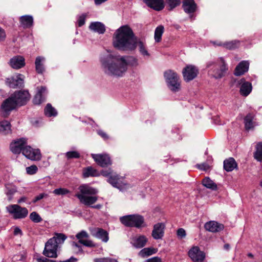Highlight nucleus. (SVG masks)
<instances>
[{"label": "nucleus", "instance_id": "1", "mask_svg": "<svg viewBox=\"0 0 262 262\" xmlns=\"http://www.w3.org/2000/svg\"><path fill=\"white\" fill-rule=\"evenodd\" d=\"M113 45L121 51H133L138 47L142 55L149 56L145 41L137 38L131 28L126 25L123 26L116 30L114 34Z\"/></svg>", "mask_w": 262, "mask_h": 262}, {"label": "nucleus", "instance_id": "2", "mask_svg": "<svg viewBox=\"0 0 262 262\" xmlns=\"http://www.w3.org/2000/svg\"><path fill=\"white\" fill-rule=\"evenodd\" d=\"M104 72L111 76H122L130 64L136 66L137 60L133 57H125L120 55L110 54L101 60Z\"/></svg>", "mask_w": 262, "mask_h": 262}, {"label": "nucleus", "instance_id": "3", "mask_svg": "<svg viewBox=\"0 0 262 262\" xmlns=\"http://www.w3.org/2000/svg\"><path fill=\"white\" fill-rule=\"evenodd\" d=\"M30 99V95L27 91L15 92L10 97L6 99L2 105V110L4 116L6 117L8 113L14 109L17 106H21L26 104Z\"/></svg>", "mask_w": 262, "mask_h": 262}, {"label": "nucleus", "instance_id": "4", "mask_svg": "<svg viewBox=\"0 0 262 262\" xmlns=\"http://www.w3.org/2000/svg\"><path fill=\"white\" fill-rule=\"evenodd\" d=\"M79 190V192L76 196L82 204L90 206L98 200V196L96 195L98 191L96 189L85 184L80 186Z\"/></svg>", "mask_w": 262, "mask_h": 262}, {"label": "nucleus", "instance_id": "5", "mask_svg": "<svg viewBox=\"0 0 262 262\" xmlns=\"http://www.w3.org/2000/svg\"><path fill=\"white\" fill-rule=\"evenodd\" d=\"M164 76L167 86L171 91L177 92L180 91L181 80L176 72L168 70L164 72Z\"/></svg>", "mask_w": 262, "mask_h": 262}, {"label": "nucleus", "instance_id": "6", "mask_svg": "<svg viewBox=\"0 0 262 262\" xmlns=\"http://www.w3.org/2000/svg\"><path fill=\"white\" fill-rule=\"evenodd\" d=\"M207 66L211 68L208 71L209 74L216 79L222 77L228 70L227 65L222 58L220 59L219 62H208Z\"/></svg>", "mask_w": 262, "mask_h": 262}, {"label": "nucleus", "instance_id": "7", "mask_svg": "<svg viewBox=\"0 0 262 262\" xmlns=\"http://www.w3.org/2000/svg\"><path fill=\"white\" fill-rule=\"evenodd\" d=\"M120 222L125 226L135 227L139 228L144 227L143 217L138 214L128 215L121 217Z\"/></svg>", "mask_w": 262, "mask_h": 262}, {"label": "nucleus", "instance_id": "8", "mask_svg": "<svg viewBox=\"0 0 262 262\" xmlns=\"http://www.w3.org/2000/svg\"><path fill=\"white\" fill-rule=\"evenodd\" d=\"M101 173L103 176L108 178V182L114 187L122 189L126 184L124 178L122 177L119 176L111 169L103 170Z\"/></svg>", "mask_w": 262, "mask_h": 262}, {"label": "nucleus", "instance_id": "9", "mask_svg": "<svg viewBox=\"0 0 262 262\" xmlns=\"http://www.w3.org/2000/svg\"><path fill=\"white\" fill-rule=\"evenodd\" d=\"M7 209L9 213L13 215L15 219L25 218L28 214V211L26 208L21 207L16 204L9 205L7 207Z\"/></svg>", "mask_w": 262, "mask_h": 262}, {"label": "nucleus", "instance_id": "10", "mask_svg": "<svg viewBox=\"0 0 262 262\" xmlns=\"http://www.w3.org/2000/svg\"><path fill=\"white\" fill-rule=\"evenodd\" d=\"M56 243L54 239H50L46 244L43 254L48 257L56 258L57 257Z\"/></svg>", "mask_w": 262, "mask_h": 262}, {"label": "nucleus", "instance_id": "11", "mask_svg": "<svg viewBox=\"0 0 262 262\" xmlns=\"http://www.w3.org/2000/svg\"><path fill=\"white\" fill-rule=\"evenodd\" d=\"M199 73L198 69L193 65H187L182 71L184 81L189 82L194 79Z\"/></svg>", "mask_w": 262, "mask_h": 262}, {"label": "nucleus", "instance_id": "12", "mask_svg": "<svg viewBox=\"0 0 262 262\" xmlns=\"http://www.w3.org/2000/svg\"><path fill=\"white\" fill-rule=\"evenodd\" d=\"M188 255L193 262H203L205 258L204 252L198 246L192 247L188 251Z\"/></svg>", "mask_w": 262, "mask_h": 262}, {"label": "nucleus", "instance_id": "13", "mask_svg": "<svg viewBox=\"0 0 262 262\" xmlns=\"http://www.w3.org/2000/svg\"><path fill=\"white\" fill-rule=\"evenodd\" d=\"M23 154L31 160L37 161L41 158V154L39 149L32 148L30 146L26 145L23 149Z\"/></svg>", "mask_w": 262, "mask_h": 262}, {"label": "nucleus", "instance_id": "14", "mask_svg": "<svg viewBox=\"0 0 262 262\" xmlns=\"http://www.w3.org/2000/svg\"><path fill=\"white\" fill-rule=\"evenodd\" d=\"M92 157L96 163L102 167H107L112 164L111 158L107 154H92Z\"/></svg>", "mask_w": 262, "mask_h": 262}, {"label": "nucleus", "instance_id": "15", "mask_svg": "<svg viewBox=\"0 0 262 262\" xmlns=\"http://www.w3.org/2000/svg\"><path fill=\"white\" fill-rule=\"evenodd\" d=\"M27 144V139L20 138L13 141L10 144V150L14 154L23 152V149Z\"/></svg>", "mask_w": 262, "mask_h": 262}, {"label": "nucleus", "instance_id": "16", "mask_svg": "<svg viewBox=\"0 0 262 262\" xmlns=\"http://www.w3.org/2000/svg\"><path fill=\"white\" fill-rule=\"evenodd\" d=\"M24 76L20 74L13 76L10 78H8L7 82L9 86L12 88H16L17 87H21L24 83Z\"/></svg>", "mask_w": 262, "mask_h": 262}, {"label": "nucleus", "instance_id": "17", "mask_svg": "<svg viewBox=\"0 0 262 262\" xmlns=\"http://www.w3.org/2000/svg\"><path fill=\"white\" fill-rule=\"evenodd\" d=\"M76 237L80 244L86 247H94L96 246L95 244L92 241L88 239L89 235L85 231H81L77 233Z\"/></svg>", "mask_w": 262, "mask_h": 262}, {"label": "nucleus", "instance_id": "18", "mask_svg": "<svg viewBox=\"0 0 262 262\" xmlns=\"http://www.w3.org/2000/svg\"><path fill=\"white\" fill-rule=\"evenodd\" d=\"M238 83L240 85L241 95L244 97L248 96L252 90V84L250 82L246 81L244 78L241 79Z\"/></svg>", "mask_w": 262, "mask_h": 262}, {"label": "nucleus", "instance_id": "19", "mask_svg": "<svg viewBox=\"0 0 262 262\" xmlns=\"http://www.w3.org/2000/svg\"><path fill=\"white\" fill-rule=\"evenodd\" d=\"M91 234L98 238L101 239L104 242L108 241V232L102 228H94L90 230Z\"/></svg>", "mask_w": 262, "mask_h": 262}, {"label": "nucleus", "instance_id": "20", "mask_svg": "<svg viewBox=\"0 0 262 262\" xmlns=\"http://www.w3.org/2000/svg\"><path fill=\"white\" fill-rule=\"evenodd\" d=\"M130 240V243L137 248H141L144 247L148 241L147 238L142 235H137L133 237Z\"/></svg>", "mask_w": 262, "mask_h": 262}, {"label": "nucleus", "instance_id": "21", "mask_svg": "<svg viewBox=\"0 0 262 262\" xmlns=\"http://www.w3.org/2000/svg\"><path fill=\"white\" fill-rule=\"evenodd\" d=\"M165 225L163 223H159L154 226L152 231V236L155 239H161L164 235Z\"/></svg>", "mask_w": 262, "mask_h": 262}, {"label": "nucleus", "instance_id": "22", "mask_svg": "<svg viewBox=\"0 0 262 262\" xmlns=\"http://www.w3.org/2000/svg\"><path fill=\"white\" fill-rule=\"evenodd\" d=\"M205 229L211 232H217L223 230L224 226L215 221H209L205 223Z\"/></svg>", "mask_w": 262, "mask_h": 262}, {"label": "nucleus", "instance_id": "23", "mask_svg": "<svg viewBox=\"0 0 262 262\" xmlns=\"http://www.w3.org/2000/svg\"><path fill=\"white\" fill-rule=\"evenodd\" d=\"M9 64L13 69H19L25 65V59L20 56H14L10 59Z\"/></svg>", "mask_w": 262, "mask_h": 262}, {"label": "nucleus", "instance_id": "24", "mask_svg": "<svg viewBox=\"0 0 262 262\" xmlns=\"http://www.w3.org/2000/svg\"><path fill=\"white\" fill-rule=\"evenodd\" d=\"M249 63L247 61H242L240 62L236 67L234 70V75L236 76H241L247 72L249 69Z\"/></svg>", "mask_w": 262, "mask_h": 262}, {"label": "nucleus", "instance_id": "25", "mask_svg": "<svg viewBox=\"0 0 262 262\" xmlns=\"http://www.w3.org/2000/svg\"><path fill=\"white\" fill-rule=\"evenodd\" d=\"M183 8L187 13H193L196 8V5L194 0H184L183 2Z\"/></svg>", "mask_w": 262, "mask_h": 262}, {"label": "nucleus", "instance_id": "26", "mask_svg": "<svg viewBox=\"0 0 262 262\" xmlns=\"http://www.w3.org/2000/svg\"><path fill=\"white\" fill-rule=\"evenodd\" d=\"M46 92V88L43 86L37 88V93L33 99V103L35 104H39L42 103L45 99L43 95Z\"/></svg>", "mask_w": 262, "mask_h": 262}, {"label": "nucleus", "instance_id": "27", "mask_svg": "<svg viewBox=\"0 0 262 262\" xmlns=\"http://www.w3.org/2000/svg\"><path fill=\"white\" fill-rule=\"evenodd\" d=\"M146 4L154 9L160 11L164 7L163 0H145Z\"/></svg>", "mask_w": 262, "mask_h": 262}, {"label": "nucleus", "instance_id": "28", "mask_svg": "<svg viewBox=\"0 0 262 262\" xmlns=\"http://www.w3.org/2000/svg\"><path fill=\"white\" fill-rule=\"evenodd\" d=\"M214 45H216L218 46H223L224 48L229 49L232 50L234 49L239 46V42L237 40H233L229 42H222L221 41H214L212 42Z\"/></svg>", "mask_w": 262, "mask_h": 262}, {"label": "nucleus", "instance_id": "29", "mask_svg": "<svg viewBox=\"0 0 262 262\" xmlns=\"http://www.w3.org/2000/svg\"><path fill=\"white\" fill-rule=\"evenodd\" d=\"M89 28L90 30L99 34H103L105 31V26L102 23L98 21L92 23L89 26Z\"/></svg>", "mask_w": 262, "mask_h": 262}, {"label": "nucleus", "instance_id": "30", "mask_svg": "<svg viewBox=\"0 0 262 262\" xmlns=\"http://www.w3.org/2000/svg\"><path fill=\"white\" fill-rule=\"evenodd\" d=\"M82 175L86 178L90 177H97L99 176V174L96 169L92 166H89L83 169Z\"/></svg>", "mask_w": 262, "mask_h": 262}, {"label": "nucleus", "instance_id": "31", "mask_svg": "<svg viewBox=\"0 0 262 262\" xmlns=\"http://www.w3.org/2000/svg\"><path fill=\"white\" fill-rule=\"evenodd\" d=\"M19 20L21 25L26 28L31 27L33 23V17L30 15L23 16L20 17Z\"/></svg>", "mask_w": 262, "mask_h": 262}, {"label": "nucleus", "instance_id": "32", "mask_svg": "<svg viewBox=\"0 0 262 262\" xmlns=\"http://www.w3.org/2000/svg\"><path fill=\"white\" fill-rule=\"evenodd\" d=\"M236 166V163L232 158L226 159L224 162V168L227 171H232Z\"/></svg>", "mask_w": 262, "mask_h": 262}, {"label": "nucleus", "instance_id": "33", "mask_svg": "<svg viewBox=\"0 0 262 262\" xmlns=\"http://www.w3.org/2000/svg\"><path fill=\"white\" fill-rule=\"evenodd\" d=\"M158 252V249L153 247L145 248L142 249L139 253V255L142 257L149 256L156 254Z\"/></svg>", "mask_w": 262, "mask_h": 262}, {"label": "nucleus", "instance_id": "34", "mask_svg": "<svg viewBox=\"0 0 262 262\" xmlns=\"http://www.w3.org/2000/svg\"><path fill=\"white\" fill-rule=\"evenodd\" d=\"M45 59L43 57L38 56L36 57L35 64L36 71L38 73H42L45 71L43 62Z\"/></svg>", "mask_w": 262, "mask_h": 262}, {"label": "nucleus", "instance_id": "35", "mask_svg": "<svg viewBox=\"0 0 262 262\" xmlns=\"http://www.w3.org/2000/svg\"><path fill=\"white\" fill-rule=\"evenodd\" d=\"M254 115L249 113L245 117L244 119L245 126L247 130L252 128L254 126V123L253 122Z\"/></svg>", "mask_w": 262, "mask_h": 262}, {"label": "nucleus", "instance_id": "36", "mask_svg": "<svg viewBox=\"0 0 262 262\" xmlns=\"http://www.w3.org/2000/svg\"><path fill=\"white\" fill-rule=\"evenodd\" d=\"M202 184L206 188L213 190L217 189V185L209 178H204L202 180Z\"/></svg>", "mask_w": 262, "mask_h": 262}, {"label": "nucleus", "instance_id": "37", "mask_svg": "<svg viewBox=\"0 0 262 262\" xmlns=\"http://www.w3.org/2000/svg\"><path fill=\"white\" fill-rule=\"evenodd\" d=\"M11 132L10 123L7 121H2L0 123V133L7 134Z\"/></svg>", "mask_w": 262, "mask_h": 262}, {"label": "nucleus", "instance_id": "38", "mask_svg": "<svg viewBox=\"0 0 262 262\" xmlns=\"http://www.w3.org/2000/svg\"><path fill=\"white\" fill-rule=\"evenodd\" d=\"M164 32V27L162 26H159L156 28L155 31V39L156 42H159L161 40V37Z\"/></svg>", "mask_w": 262, "mask_h": 262}, {"label": "nucleus", "instance_id": "39", "mask_svg": "<svg viewBox=\"0 0 262 262\" xmlns=\"http://www.w3.org/2000/svg\"><path fill=\"white\" fill-rule=\"evenodd\" d=\"M254 156L257 161H260L262 160V142L257 144Z\"/></svg>", "mask_w": 262, "mask_h": 262}, {"label": "nucleus", "instance_id": "40", "mask_svg": "<svg viewBox=\"0 0 262 262\" xmlns=\"http://www.w3.org/2000/svg\"><path fill=\"white\" fill-rule=\"evenodd\" d=\"M45 114L48 117L55 116L57 115L56 110L50 104H48L45 108Z\"/></svg>", "mask_w": 262, "mask_h": 262}, {"label": "nucleus", "instance_id": "41", "mask_svg": "<svg viewBox=\"0 0 262 262\" xmlns=\"http://www.w3.org/2000/svg\"><path fill=\"white\" fill-rule=\"evenodd\" d=\"M51 239H54L56 243V246L58 247V245L62 244L66 239L65 235L62 233H56L55 236Z\"/></svg>", "mask_w": 262, "mask_h": 262}, {"label": "nucleus", "instance_id": "42", "mask_svg": "<svg viewBox=\"0 0 262 262\" xmlns=\"http://www.w3.org/2000/svg\"><path fill=\"white\" fill-rule=\"evenodd\" d=\"M167 4L169 7V9L172 10L180 4V0H166Z\"/></svg>", "mask_w": 262, "mask_h": 262}, {"label": "nucleus", "instance_id": "43", "mask_svg": "<svg viewBox=\"0 0 262 262\" xmlns=\"http://www.w3.org/2000/svg\"><path fill=\"white\" fill-rule=\"evenodd\" d=\"M30 218L34 223H39L42 221L40 215L36 212H32L30 215Z\"/></svg>", "mask_w": 262, "mask_h": 262}, {"label": "nucleus", "instance_id": "44", "mask_svg": "<svg viewBox=\"0 0 262 262\" xmlns=\"http://www.w3.org/2000/svg\"><path fill=\"white\" fill-rule=\"evenodd\" d=\"M94 262H118V261L114 258L103 257L95 258L94 259Z\"/></svg>", "mask_w": 262, "mask_h": 262}, {"label": "nucleus", "instance_id": "45", "mask_svg": "<svg viewBox=\"0 0 262 262\" xmlns=\"http://www.w3.org/2000/svg\"><path fill=\"white\" fill-rule=\"evenodd\" d=\"M37 170H38V168L35 165H31V166L27 167L26 168L27 173L30 175H32V174L36 173L37 172Z\"/></svg>", "mask_w": 262, "mask_h": 262}, {"label": "nucleus", "instance_id": "46", "mask_svg": "<svg viewBox=\"0 0 262 262\" xmlns=\"http://www.w3.org/2000/svg\"><path fill=\"white\" fill-rule=\"evenodd\" d=\"M53 193L56 195H64L69 193V190L65 188L55 189L53 191Z\"/></svg>", "mask_w": 262, "mask_h": 262}, {"label": "nucleus", "instance_id": "47", "mask_svg": "<svg viewBox=\"0 0 262 262\" xmlns=\"http://www.w3.org/2000/svg\"><path fill=\"white\" fill-rule=\"evenodd\" d=\"M66 156L68 159L78 158L80 157V154L76 151H69L66 153Z\"/></svg>", "mask_w": 262, "mask_h": 262}, {"label": "nucleus", "instance_id": "48", "mask_svg": "<svg viewBox=\"0 0 262 262\" xmlns=\"http://www.w3.org/2000/svg\"><path fill=\"white\" fill-rule=\"evenodd\" d=\"M86 17L85 14H82L80 15L78 19V24L79 27H81L83 26L85 23V19Z\"/></svg>", "mask_w": 262, "mask_h": 262}, {"label": "nucleus", "instance_id": "49", "mask_svg": "<svg viewBox=\"0 0 262 262\" xmlns=\"http://www.w3.org/2000/svg\"><path fill=\"white\" fill-rule=\"evenodd\" d=\"M177 234L178 236L180 237L181 238H182L186 236L185 230L183 228H179L177 230Z\"/></svg>", "mask_w": 262, "mask_h": 262}, {"label": "nucleus", "instance_id": "50", "mask_svg": "<svg viewBox=\"0 0 262 262\" xmlns=\"http://www.w3.org/2000/svg\"><path fill=\"white\" fill-rule=\"evenodd\" d=\"M144 262H162V261L160 257L155 256L146 260Z\"/></svg>", "mask_w": 262, "mask_h": 262}, {"label": "nucleus", "instance_id": "51", "mask_svg": "<svg viewBox=\"0 0 262 262\" xmlns=\"http://www.w3.org/2000/svg\"><path fill=\"white\" fill-rule=\"evenodd\" d=\"M6 37L5 30L0 27V42L4 41Z\"/></svg>", "mask_w": 262, "mask_h": 262}, {"label": "nucleus", "instance_id": "52", "mask_svg": "<svg viewBox=\"0 0 262 262\" xmlns=\"http://www.w3.org/2000/svg\"><path fill=\"white\" fill-rule=\"evenodd\" d=\"M97 133L99 136H100L104 140H107L108 139V135L105 132H104L103 130H99L97 131Z\"/></svg>", "mask_w": 262, "mask_h": 262}, {"label": "nucleus", "instance_id": "53", "mask_svg": "<svg viewBox=\"0 0 262 262\" xmlns=\"http://www.w3.org/2000/svg\"><path fill=\"white\" fill-rule=\"evenodd\" d=\"M14 234L15 235H21L22 231L18 227H15L14 230Z\"/></svg>", "mask_w": 262, "mask_h": 262}, {"label": "nucleus", "instance_id": "54", "mask_svg": "<svg viewBox=\"0 0 262 262\" xmlns=\"http://www.w3.org/2000/svg\"><path fill=\"white\" fill-rule=\"evenodd\" d=\"M45 196V194L44 193H40L38 195L36 196L35 198V199H34V202H37L41 199H42V198H43Z\"/></svg>", "mask_w": 262, "mask_h": 262}, {"label": "nucleus", "instance_id": "55", "mask_svg": "<svg viewBox=\"0 0 262 262\" xmlns=\"http://www.w3.org/2000/svg\"><path fill=\"white\" fill-rule=\"evenodd\" d=\"M199 168L201 169L206 170L209 168V166L206 164H203L199 166Z\"/></svg>", "mask_w": 262, "mask_h": 262}, {"label": "nucleus", "instance_id": "56", "mask_svg": "<svg viewBox=\"0 0 262 262\" xmlns=\"http://www.w3.org/2000/svg\"><path fill=\"white\" fill-rule=\"evenodd\" d=\"M47 258L44 257H38L36 258L37 262H47Z\"/></svg>", "mask_w": 262, "mask_h": 262}, {"label": "nucleus", "instance_id": "57", "mask_svg": "<svg viewBox=\"0 0 262 262\" xmlns=\"http://www.w3.org/2000/svg\"><path fill=\"white\" fill-rule=\"evenodd\" d=\"M76 261H77L76 258H75L73 257H72L69 259H67V260H64V261H60L59 262H75Z\"/></svg>", "mask_w": 262, "mask_h": 262}, {"label": "nucleus", "instance_id": "58", "mask_svg": "<svg viewBox=\"0 0 262 262\" xmlns=\"http://www.w3.org/2000/svg\"><path fill=\"white\" fill-rule=\"evenodd\" d=\"M93 208H96V209H100L101 207V205L100 204L96 205L95 206H92Z\"/></svg>", "mask_w": 262, "mask_h": 262}, {"label": "nucleus", "instance_id": "59", "mask_svg": "<svg viewBox=\"0 0 262 262\" xmlns=\"http://www.w3.org/2000/svg\"><path fill=\"white\" fill-rule=\"evenodd\" d=\"M230 248V245L228 244H225L224 245V249L228 250Z\"/></svg>", "mask_w": 262, "mask_h": 262}, {"label": "nucleus", "instance_id": "60", "mask_svg": "<svg viewBox=\"0 0 262 262\" xmlns=\"http://www.w3.org/2000/svg\"><path fill=\"white\" fill-rule=\"evenodd\" d=\"M47 262H56V261L54 260L49 259L47 258Z\"/></svg>", "mask_w": 262, "mask_h": 262}, {"label": "nucleus", "instance_id": "61", "mask_svg": "<svg viewBox=\"0 0 262 262\" xmlns=\"http://www.w3.org/2000/svg\"><path fill=\"white\" fill-rule=\"evenodd\" d=\"M248 255L249 257H253V255L251 253L248 254Z\"/></svg>", "mask_w": 262, "mask_h": 262}, {"label": "nucleus", "instance_id": "62", "mask_svg": "<svg viewBox=\"0 0 262 262\" xmlns=\"http://www.w3.org/2000/svg\"><path fill=\"white\" fill-rule=\"evenodd\" d=\"M74 245H75L76 247H79V246H78V244H76V243H74Z\"/></svg>", "mask_w": 262, "mask_h": 262}, {"label": "nucleus", "instance_id": "63", "mask_svg": "<svg viewBox=\"0 0 262 262\" xmlns=\"http://www.w3.org/2000/svg\"><path fill=\"white\" fill-rule=\"evenodd\" d=\"M260 186L262 187V181L260 183Z\"/></svg>", "mask_w": 262, "mask_h": 262}]
</instances>
